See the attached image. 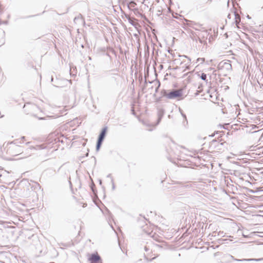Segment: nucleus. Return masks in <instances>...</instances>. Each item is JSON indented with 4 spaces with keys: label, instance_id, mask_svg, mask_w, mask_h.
I'll return each instance as SVG.
<instances>
[{
    "label": "nucleus",
    "instance_id": "f257e3e1",
    "mask_svg": "<svg viewBox=\"0 0 263 263\" xmlns=\"http://www.w3.org/2000/svg\"><path fill=\"white\" fill-rule=\"evenodd\" d=\"M182 90L181 89H174L169 90L167 94V99L169 100H180L182 96Z\"/></svg>",
    "mask_w": 263,
    "mask_h": 263
},
{
    "label": "nucleus",
    "instance_id": "f03ea898",
    "mask_svg": "<svg viewBox=\"0 0 263 263\" xmlns=\"http://www.w3.org/2000/svg\"><path fill=\"white\" fill-rule=\"evenodd\" d=\"M8 151L12 155H17L21 152V147L11 143Z\"/></svg>",
    "mask_w": 263,
    "mask_h": 263
},
{
    "label": "nucleus",
    "instance_id": "7ed1b4c3",
    "mask_svg": "<svg viewBox=\"0 0 263 263\" xmlns=\"http://www.w3.org/2000/svg\"><path fill=\"white\" fill-rule=\"evenodd\" d=\"M91 263H102L100 256L97 253L92 254L89 258Z\"/></svg>",
    "mask_w": 263,
    "mask_h": 263
},
{
    "label": "nucleus",
    "instance_id": "20e7f679",
    "mask_svg": "<svg viewBox=\"0 0 263 263\" xmlns=\"http://www.w3.org/2000/svg\"><path fill=\"white\" fill-rule=\"evenodd\" d=\"M231 258H233L234 260L237 261H260L261 260H263V257L260 258H249V259H236L234 258L233 256H231Z\"/></svg>",
    "mask_w": 263,
    "mask_h": 263
},
{
    "label": "nucleus",
    "instance_id": "39448f33",
    "mask_svg": "<svg viewBox=\"0 0 263 263\" xmlns=\"http://www.w3.org/2000/svg\"><path fill=\"white\" fill-rule=\"evenodd\" d=\"M106 131H107L106 127H105L102 129L101 133L100 134V135L99 136V137L98 139V141H102V142L103 141L104 138L105 137V135H106Z\"/></svg>",
    "mask_w": 263,
    "mask_h": 263
},
{
    "label": "nucleus",
    "instance_id": "423d86ee",
    "mask_svg": "<svg viewBox=\"0 0 263 263\" xmlns=\"http://www.w3.org/2000/svg\"><path fill=\"white\" fill-rule=\"evenodd\" d=\"M221 66L225 67L227 69H231L232 68L231 64L229 61L224 62H221L219 65V67H220Z\"/></svg>",
    "mask_w": 263,
    "mask_h": 263
},
{
    "label": "nucleus",
    "instance_id": "0eeeda50",
    "mask_svg": "<svg viewBox=\"0 0 263 263\" xmlns=\"http://www.w3.org/2000/svg\"><path fill=\"white\" fill-rule=\"evenodd\" d=\"M168 91L169 90L162 89L161 91V97L160 98V99L162 98H165L166 99H167Z\"/></svg>",
    "mask_w": 263,
    "mask_h": 263
},
{
    "label": "nucleus",
    "instance_id": "6e6552de",
    "mask_svg": "<svg viewBox=\"0 0 263 263\" xmlns=\"http://www.w3.org/2000/svg\"><path fill=\"white\" fill-rule=\"evenodd\" d=\"M233 15L235 17V23L236 25L237 26L238 24L240 22V18L239 16L235 12H234Z\"/></svg>",
    "mask_w": 263,
    "mask_h": 263
},
{
    "label": "nucleus",
    "instance_id": "1a4fd4ad",
    "mask_svg": "<svg viewBox=\"0 0 263 263\" xmlns=\"http://www.w3.org/2000/svg\"><path fill=\"white\" fill-rule=\"evenodd\" d=\"M163 114H164V112H163V110H160L158 111V118L157 124H158L159 123V122H160V121L163 116Z\"/></svg>",
    "mask_w": 263,
    "mask_h": 263
},
{
    "label": "nucleus",
    "instance_id": "9d476101",
    "mask_svg": "<svg viewBox=\"0 0 263 263\" xmlns=\"http://www.w3.org/2000/svg\"><path fill=\"white\" fill-rule=\"evenodd\" d=\"M209 35V33L208 32V31L206 30H204L203 31H202L200 34H199V36H200L202 38H207L208 36Z\"/></svg>",
    "mask_w": 263,
    "mask_h": 263
},
{
    "label": "nucleus",
    "instance_id": "9b49d317",
    "mask_svg": "<svg viewBox=\"0 0 263 263\" xmlns=\"http://www.w3.org/2000/svg\"><path fill=\"white\" fill-rule=\"evenodd\" d=\"M151 83H153L155 85V86H156V89H155V92L156 93L158 91L159 88L160 86V83L159 82V81L152 82Z\"/></svg>",
    "mask_w": 263,
    "mask_h": 263
},
{
    "label": "nucleus",
    "instance_id": "f8f14e48",
    "mask_svg": "<svg viewBox=\"0 0 263 263\" xmlns=\"http://www.w3.org/2000/svg\"><path fill=\"white\" fill-rule=\"evenodd\" d=\"M137 5V4L134 1H131L128 4V8L130 9V7L134 8Z\"/></svg>",
    "mask_w": 263,
    "mask_h": 263
},
{
    "label": "nucleus",
    "instance_id": "ddd939ff",
    "mask_svg": "<svg viewBox=\"0 0 263 263\" xmlns=\"http://www.w3.org/2000/svg\"><path fill=\"white\" fill-rule=\"evenodd\" d=\"M102 142H103L102 141L97 140V145H96V150L97 151H98L100 149Z\"/></svg>",
    "mask_w": 263,
    "mask_h": 263
},
{
    "label": "nucleus",
    "instance_id": "4468645a",
    "mask_svg": "<svg viewBox=\"0 0 263 263\" xmlns=\"http://www.w3.org/2000/svg\"><path fill=\"white\" fill-rule=\"evenodd\" d=\"M200 78L205 81H207L206 74L204 73H202L200 75Z\"/></svg>",
    "mask_w": 263,
    "mask_h": 263
},
{
    "label": "nucleus",
    "instance_id": "2eb2a0df",
    "mask_svg": "<svg viewBox=\"0 0 263 263\" xmlns=\"http://www.w3.org/2000/svg\"><path fill=\"white\" fill-rule=\"evenodd\" d=\"M204 58H199L197 59V62L199 63L200 64H202L204 62Z\"/></svg>",
    "mask_w": 263,
    "mask_h": 263
},
{
    "label": "nucleus",
    "instance_id": "dca6fc26",
    "mask_svg": "<svg viewBox=\"0 0 263 263\" xmlns=\"http://www.w3.org/2000/svg\"><path fill=\"white\" fill-rule=\"evenodd\" d=\"M180 112H181V114L182 116V117H183V118L185 119V121H186V122H187V119H186V115H185V114L182 112V111L181 109H180Z\"/></svg>",
    "mask_w": 263,
    "mask_h": 263
},
{
    "label": "nucleus",
    "instance_id": "f3484780",
    "mask_svg": "<svg viewBox=\"0 0 263 263\" xmlns=\"http://www.w3.org/2000/svg\"><path fill=\"white\" fill-rule=\"evenodd\" d=\"M199 41L201 44H205L206 42V41L203 39H201L200 36H199Z\"/></svg>",
    "mask_w": 263,
    "mask_h": 263
},
{
    "label": "nucleus",
    "instance_id": "a211bd4d",
    "mask_svg": "<svg viewBox=\"0 0 263 263\" xmlns=\"http://www.w3.org/2000/svg\"><path fill=\"white\" fill-rule=\"evenodd\" d=\"M111 183H112V190H115V184H114L113 178H111Z\"/></svg>",
    "mask_w": 263,
    "mask_h": 263
},
{
    "label": "nucleus",
    "instance_id": "6ab92c4d",
    "mask_svg": "<svg viewBox=\"0 0 263 263\" xmlns=\"http://www.w3.org/2000/svg\"><path fill=\"white\" fill-rule=\"evenodd\" d=\"M180 57H184V58H187V59H189V61H191V59H190L189 58H188L186 55H182V56H180ZM190 62H189V63H190Z\"/></svg>",
    "mask_w": 263,
    "mask_h": 263
},
{
    "label": "nucleus",
    "instance_id": "aec40b11",
    "mask_svg": "<svg viewBox=\"0 0 263 263\" xmlns=\"http://www.w3.org/2000/svg\"><path fill=\"white\" fill-rule=\"evenodd\" d=\"M133 10L135 13H136V12H137L138 11V8H134Z\"/></svg>",
    "mask_w": 263,
    "mask_h": 263
},
{
    "label": "nucleus",
    "instance_id": "412c9836",
    "mask_svg": "<svg viewBox=\"0 0 263 263\" xmlns=\"http://www.w3.org/2000/svg\"><path fill=\"white\" fill-rule=\"evenodd\" d=\"M144 249H145V251H147L149 250V249L148 248V247L147 246H145Z\"/></svg>",
    "mask_w": 263,
    "mask_h": 263
},
{
    "label": "nucleus",
    "instance_id": "4be33fe9",
    "mask_svg": "<svg viewBox=\"0 0 263 263\" xmlns=\"http://www.w3.org/2000/svg\"><path fill=\"white\" fill-rule=\"evenodd\" d=\"M217 142V140H212V142H212V144H213V143H216Z\"/></svg>",
    "mask_w": 263,
    "mask_h": 263
},
{
    "label": "nucleus",
    "instance_id": "5701e85b",
    "mask_svg": "<svg viewBox=\"0 0 263 263\" xmlns=\"http://www.w3.org/2000/svg\"><path fill=\"white\" fill-rule=\"evenodd\" d=\"M153 237H154V239H155V240H156L157 241H159V240H157V239H156L157 236L155 237L154 236H153Z\"/></svg>",
    "mask_w": 263,
    "mask_h": 263
},
{
    "label": "nucleus",
    "instance_id": "b1692460",
    "mask_svg": "<svg viewBox=\"0 0 263 263\" xmlns=\"http://www.w3.org/2000/svg\"><path fill=\"white\" fill-rule=\"evenodd\" d=\"M8 21H4V22H3V23H4V24H8Z\"/></svg>",
    "mask_w": 263,
    "mask_h": 263
},
{
    "label": "nucleus",
    "instance_id": "393cba45",
    "mask_svg": "<svg viewBox=\"0 0 263 263\" xmlns=\"http://www.w3.org/2000/svg\"><path fill=\"white\" fill-rule=\"evenodd\" d=\"M107 177H110V178H111V179L112 178L111 177V174H108V175L107 176Z\"/></svg>",
    "mask_w": 263,
    "mask_h": 263
},
{
    "label": "nucleus",
    "instance_id": "a878e982",
    "mask_svg": "<svg viewBox=\"0 0 263 263\" xmlns=\"http://www.w3.org/2000/svg\"><path fill=\"white\" fill-rule=\"evenodd\" d=\"M228 17L230 18H231V14H229L228 15Z\"/></svg>",
    "mask_w": 263,
    "mask_h": 263
},
{
    "label": "nucleus",
    "instance_id": "bb28decb",
    "mask_svg": "<svg viewBox=\"0 0 263 263\" xmlns=\"http://www.w3.org/2000/svg\"><path fill=\"white\" fill-rule=\"evenodd\" d=\"M99 183H100V184H102V181H101V180H99Z\"/></svg>",
    "mask_w": 263,
    "mask_h": 263
},
{
    "label": "nucleus",
    "instance_id": "cd10ccee",
    "mask_svg": "<svg viewBox=\"0 0 263 263\" xmlns=\"http://www.w3.org/2000/svg\"><path fill=\"white\" fill-rule=\"evenodd\" d=\"M22 139H25V137H22Z\"/></svg>",
    "mask_w": 263,
    "mask_h": 263
},
{
    "label": "nucleus",
    "instance_id": "c85d7f7f",
    "mask_svg": "<svg viewBox=\"0 0 263 263\" xmlns=\"http://www.w3.org/2000/svg\"><path fill=\"white\" fill-rule=\"evenodd\" d=\"M214 136V134L212 135H211V137H213Z\"/></svg>",
    "mask_w": 263,
    "mask_h": 263
}]
</instances>
